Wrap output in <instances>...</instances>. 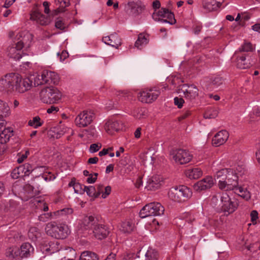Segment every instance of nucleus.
<instances>
[{"mask_svg": "<svg viewBox=\"0 0 260 260\" xmlns=\"http://www.w3.org/2000/svg\"><path fill=\"white\" fill-rule=\"evenodd\" d=\"M229 133L225 130H222L217 133L212 139V144L215 146L223 144L228 139Z\"/></svg>", "mask_w": 260, "mask_h": 260, "instance_id": "21", "label": "nucleus"}, {"mask_svg": "<svg viewBox=\"0 0 260 260\" xmlns=\"http://www.w3.org/2000/svg\"><path fill=\"white\" fill-rule=\"evenodd\" d=\"M84 189H85V192H86L87 195L92 197L94 199H95V194H96V189L93 186H84Z\"/></svg>", "mask_w": 260, "mask_h": 260, "instance_id": "41", "label": "nucleus"}, {"mask_svg": "<svg viewBox=\"0 0 260 260\" xmlns=\"http://www.w3.org/2000/svg\"><path fill=\"white\" fill-rule=\"evenodd\" d=\"M142 177L141 176H139L134 183L135 186L136 188H139L142 185Z\"/></svg>", "mask_w": 260, "mask_h": 260, "instance_id": "56", "label": "nucleus"}, {"mask_svg": "<svg viewBox=\"0 0 260 260\" xmlns=\"http://www.w3.org/2000/svg\"><path fill=\"white\" fill-rule=\"evenodd\" d=\"M92 234L99 240H102L106 238L109 234V231L108 228L103 224H99L98 222L93 229Z\"/></svg>", "mask_w": 260, "mask_h": 260, "instance_id": "19", "label": "nucleus"}, {"mask_svg": "<svg viewBox=\"0 0 260 260\" xmlns=\"http://www.w3.org/2000/svg\"><path fill=\"white\" fill-rule=\"evenodd\" d=\"M30 19L37 21L42 25H47L50 22V18L46 17L39 11H34L30 15Z\"/></svg>", "mask_w": 260, "mask_h": 260, "instance_id": "24", "label": "nucleus"}, {"mask_svg": "<svg viewBox=\"0 0 260 260\" xmlns=\"http://www.w3.org/2000/svg\"><path fill=\"white\" fill-rule=\"evenodd\" d=\"M22 169L19 167L14 169L11 173V177L14 179H18L20 177L23 176L22 172H21Z\"/></svg>", "mask_w": 260, "mask_h": 260, "instance_id": "44", "label": "nucleus"}, {"mask_svg": "<svg viewBox=\"0 0 260 260\" xmlns=\"http://www.w3.org/2000/svg\"><path fill=\"white\" fill-rule=\"evenodd\" d=\"M191 114L190 111H186L185 113H183L180 117H178V120L181 121L187 117Z\"/></svg>", "mask_w": 260, "mask_h": 260, "instance_id": "63", "label": "nucleus"}, {"mask_svg": "<svg viewBox=\"0 0 260 260\" xmlns=\"http://www.w3.org/2000/svg\"><path fill=\"white\" fill-rule=\"evenodd\" d=\"M94 118L92 111H83L77 116L75 122L78 127H84L90 124Z\"/></svg>", "mask_w": 260, "mask_h": 260, "instance_id": "12", "label": "nucleus"}, {"mask_svg": "<svg viewBox=\"0 0 260 260\" xmlns=\"http://www.w3.org/2000/svg\"><path fill=\"white\" fill-rule=\"evenodd\" d=\"M45 230L47 235L57 239H66L70 233L67 224L56 222L48 223Z\"/></svg>", "mask_w": 260, "mask_h": 260, "instance_id": "2", "label": "nucleus"}, {"mask_svg": "<svg viewBox=\"0 0 260 260\" xmlns=\"http://www.w3.org/2000/svg\"><path fill=\"white\" fill-rule=\"evenodd\" d=\"M105 129L109 134H112L119 129V124L117 121H108L106 123Z\"/></svg>", "mask_w": 260, "mask_h": 260, "instance_id": "33", "label": "nucleus"}, {"mask_svg": "<svg viewBox=\"0 0 260 260\" xmlns=\"http://www.w3.org/2000/svg\"><path fill=\"white\" fill-rule=\"evenodd\" d=\"M167 18L168 20H170L173 22H174V24L176 22V20L175 18V15L173 12L169 11V12L167 13L166 17Z\"/></svg>", "mask_w": 260, "mask_h": 260, "instance_id": "53", "label": "nucleus"}, {"mask_svg": "<svg viewBox=\"0 0 260 260\" xmlns=\"http://www.w3.org/2000/svg\"><path fill=\"white\" fill-rule=\"evenodd\" d=\"M130 162V156L128 153L125 154L123 157L121 159L120 163L121 165L125 166Z\"/></svg>", "mask_w": 260, "mask_h": 260, "instance_id": "49", "label": "nucleus"}, {"mask_svg": "<svg viewBox=\"0 0 260 260\" xmlns=\"http://www.w3.org/2000/svg\"><path fill=\"white\" fill-rule=\"evenodd\" d=\"M41 250L43 252L46 251L50 253H55L59 251L58 242H48L45 241L41 246Z\"/></svg>", "mask_w": 260, "mask_h": 260, "instance_id": "25", "label": "nucleus"}, {"mask_svg": "<svg viewBox=\"0 0 260 260\" xmlns=\"http://www.w3.org/2000/svg\"><path fill=\"white\" fill-rule=\"evenodd\" d=\"M41 118L37 116L33 118L32 120L28 121V124L30 126H32L35 128L41 126L43 124V122H41Z\"/></svg>", "mask_w": 260, "mask_h": 260, "instance_id": "39", "label": "nucleus"}, {"mask_svg": "<svg viewBox=\"0 0 260 260\" xmlns=\"http://www.w3.org/2000/svg\"><path fill=\"white\" fill-rule=\"evenodd\" d=\"M99 255L95 252L90 251L82 252L80 256V260H99Z\"/></svg>", "mask_w": 260, "mask_h": 260, "instance_id": "31", "label": "nucleus"}, {"mask_svg": "<svg viewBox=\"0 0 260 260\" xmlns=\"http://www.w3.org/2000/svg\"><path fill=\"white\" fill-rule=\"evenodd\" d=\"M139 41H141L140 45L147 44L148 40L143 34H140L135 44V47L139 48Z\"/></svg>", "mask_w": 260, "mask_h": 260, "instance_id": "42", "label": "nucleus"}, {"mask_svg": "<svg viewBox=\"0 0 260 260\" xmlns=\"http://www.w3.org/2000/svg\"><path fill=\"white\" fill-rule=\"evenodd\" d=\"M22 33H19L18 37V42L16 44L15 47H9L8 48L7 55L10 58H13L16 60H19L22 57L21 50L26 43L25 41L31 38V35L26 33L22 37Z\"/></svg>", "mask_w": 260, "mask_h": 260, "instance_id": "5", "label": "nucleus"}, {"mask_svg": "<svg viewBox=\"0 0 260 260\" xmlns=\"http://www.w3.org/2000/svg\"><path fill=\"white\" fill-rule=\"evenodd\" d=\"M211 204L217 212L228 213L226 215L233 213L238 206L237 202L232 201L226 193L213 196L211 199Z\"/></svg>", "mask_w": 260, "mask_h": 260, "instance_id": "1", "label": "nucleus"}, {"mask_svg": "<svg viewBox=\"0 0 260 260\" xmlns=\"http://www.w3.org/2000/svg\"><path fill=\"white\" fill-rule=\"evenodd\" d=\"M161 4L160 2L158 0H155L152 3V7L153 9L156 11V9H159L160 8Z\"/></svg>", "mask_w": 260, "mask_h": 260, "instance_id": "59", "label": "nucleus"}, {"mask_svg": "<svg viewBox=\"0 0 260 260\" xmlns=\"http://www.w3.org/2000/svg\"><path fill=\"white\" fill-rule=\"evenodd\" d=\"M115 94L117 96H119V98H121L122 96L123 97H128V93L126 92H125L124 91H115Z\"/></svg>", "mask_w": 260, "mask_h": 260, "instance_id": "57", "label": "nucleus"}, {"mask_svg": "<svg viewBox=\"0 0 260 260\" xmlns=\"http://www.w3.org/2000/svg\"><path fill=\"white\" fill-rule=\"evenodd\" d=\"M103 41L107 44L117 48L121 44L120 39L117 34H111L103 38Z\"/></svg>", "mask_w": 260, "mask_h": 260, "instance_id": "27", "label": "nucleus"}, {"mask_svg": "<svg viewBox=\"0 0 260 260\" xmlns=\"http://www.w3.org/2000/svg\"><path fill=\"white\" fill-rule=\"evenodd\" d=\"M218 111L214 109H209L206 111L204 114V118L205 119H213L216 118L218 115Z\"/></svg>", "mask_w": 260, "mask_h": 260, "instance_id": "38", "label": "nucleus"}, {"mask_svg": "<svg viewBox=\"0 0 260 260\" xmlns=\"http://www.w3.org/2000/svg\"><path fill=\"white\" fill-rule=\"evenodd\" d=\"M14 91L19 93H24L29 89L32 86V81L29 78H22L19 74L15 73Z\"/></svg>", "mask_w": 260, "mask_h": 260, "instance_id": "11", "label": "nucleus"}, {"mask_svg": "<svg viewBox=\"0 0 260 260\" xmlns=\"http://www.w3.org/2000/svg\"><path fill=\"white\" fill-rule=\"evenodd\" d=\"M192 196L191 189L185 185L173 187L168 192V196L172 200L182 203L187 201Z\"/></svg>", "mask_w": 260, "mask_h": 260, "instance_id": "3", "label": "nucleus"}, {"mask_svg": "<svg viewBox=\"0 0 260 260\" xmlns=\"http://www.w3.org/2000/svg\"><path fill=\"white\" fill-rule=\"evenodd\" d=\"M5 121L0 119V143L5 144L10 139V138L13 136V131L11 127L5 128L3 131L2 128L5 126Z\"/></svg>", "mask_w": 260, "mask_h": 260, "instance_id": "16", "label": "nucleus"}, {"mask_svg": "<svg viewBox=\"0 0 260 260\" xmlns=\"http://www.w3.org/2000/svg\"><path fill=\"white\" fill-rule=\"evenodd\" d=\"M40 96L44 103L53 104L57 103L61 99L62 94L57 88L50 86L42 89Z\"/></svg>", "mask_w": 260, "mask_h": 260, "instance_id": "4", "label": "nucleus"}, {"mask_svg": "<svg viewBox=\"0 0 260 260\" xmlns=\"http://www.w3.org/2000/svg\"><path fill=\"white\" fill-rule=\"evenodd\" d=\"M34 251V248L29 243H24L19 248L20 256L23 257H27L30 255V253Z\"/></svg>", "mask_w": 260, "mask_h": 260, "instance_id": "28", "label": "nucleus"}, {"mask_svg": "<svg viewBox=\"0 0 260 260\" xmlns=\"http://www.w3.org/2000/svg\"><path fill=\"white\" fill-rule=\"evenodd\" d=\"M164 207L158 202H152L144 206L139 212L141 218L150 216H160L164 214Z\"/></svg>", "mask_w": 260, "mask_h": 260, "instance_id": "6", "label": "nucleus"}, {"mask_svg": "<svg viewBox=\"0 0 260 260\" xmlns=\"http://www.w3.org/2000/svg\"><path fill=\"white\" fill-rule=\"evenodd\" d=\"M253 50L252 44L250 43H246L240 49L241 51L248 52L252 51Z\"/></svg>", "mask_w": 260, "mask_h": 260, "instance_id": "48", "label": "nucleus"}, {"mask_svg": "<svg viewBox=\"0 0 260 260\" xmlns=\"http://www.w3.org/2000/svg\"><path fill=\"white\" fill-rule=\"evenodd\" d=\"M224 82V79L220 76L215 77L211 81V84L215 87H218L222 85Z\"/></svg>", "mask_w": 260, "mask_h": 260, "instance_id": "46", "label": "nucleus"}, {"mask_svg": "<svg viewBox=\"0 0 260 260\" xmlns=\"http://www.w3.org/2000/svg\"><path fill=\"white\" fill-rule=\"evenodd\" d=\"M163 184L162 177L159 175H155L148 180L145 188L149 190L155 191L160 188Z\"/></svg>", "mask_w": 260, "mask_h": 260, "instance_id": "18", "label": "nucleus"}, {"mask_svg": "<svg viewBox=\"0 0 260 260\" xmlns=\"http://www.w3.org/2000/svg\"><path fill=\"white\" fill-rule=\"evenodd\" d=\"M24 189L26 191H27L28 193L33 192L34 187L33 186L30 185V184H26L24 187Z\"/></svg>", "mask_w": 260, "mask_h": 260, "instance_id": "60", "label": "nucleus"}, {"mask_svg": "<svg viewBox=\"0 0 260 260\" xmlns=\"http://www.w3.org/2000/svg\"><path fill=\"white\" fill-rule=\"evenodd\" d=\"M234 192L246 200H248L250 198V192L247 190H244L242 186H239Z\"/></svg>", "mask_w": 260, "mask_h": 260, "instance_id": "36", "label": "nucleus"}, {"mask_svg": "<svg viewBox=\"0 0 260 260\" xmlns=\"http://www.w3.org/2000/svg\"><path fill=\"white\" fill-rule=\"evenodd\" d=\"M221 5L220 3L217 2L215 0H208L204 4V8L209 11H212L216 10Z\"/></svg>", "mask_w": 260, "mask_h": 260, "instance_id": "32", "label": "nucleus"}, {"mask_svg": "<svg viewBox=\"0 0 260 260\" xmlns=\"http://www.w3.org/2000/svg\"><path fill=\"white\" fill-rule=\"evenodd\" d=\"M99 158L97 157H90L88 159L87 162L89 164H95L98 162Z\"/></svg>", "mask_w": 260, "mask_h": 260, "instance_id": "64", "label": "nucleus"}, {"mask_svg": "<svg viewBox=\"0 0 260 260\" xmlns=\"http://www.w3.org/2000/svg\"><path fill=\"white\" fill-rule=\"evenodd\" d=\"M158 258L157 251L152 248L147 249L146 247H142L136 254L131 252V260H157Z\"/></svg>", "mask_w": 260, "mask_h": 260, "instance_id": "8", "label": "nucleus"}, {"mask_svg": "<svg viewBox=\"0 0 260 260\" xmlns=\"http://www.w3.org/2000/svg\"><path fill=\"white\" fill-rule=\"evenodd\" d=\"M15 73L7 74L0 79V91L7 93L14 91Z\"/></svg>", "mask_w": 260, "mask_h": 260, "instance_id": "9", "label": "nucleus"}, {"mask_svg": "<svg viewBox=\"0 0 260 260\" xmlns=\"http://www.w3.org/2000/svg\"><path fill=\"white\" fill-rule=\"evenodd\" d=\"M231 171V169H224L216 173L215 180L218 181L219 188L221 189H225L224 182Z\"/></svg>", "mask_w": 260, "mask_h": 260, "instance_id": "22", "label": "nucleus"}, {"mask_svg": "<svg viewBox=\"0 0 260 260\" xmlns=\"http://www.w3.org/2000/svg\"><path fill=\"white\" fill-rule=\"evenodd\" d=\"M19 168L22 169L21 172H22L23 176H28L34 170L32 166L28 163L20 166Z\"/></svg>", "mask_w": 260, "mask_h": 260, "instance_id": "37", "label": "nucleus"}, {"mask_svg": "<svg viewBox=\"0 0 260 260\" xmlns=\"http://www.w3.org/2000/svg\"><path fill=\"white\" fill-rule=\"evenodd\" d=\"M160 91L157 90L150 89L149 91L140 92L138 95L139 101L143 103H151L155 101L160 94Z\"/></svg>", "mask_w": 260, "mask_h": 260, "instance_id": "15", "label": "nucleus"}, {"mask_svg": "<svg viewBox=\"0 0 260 260\" xmlns=\"http://www.w3.org/2000/svg\"><path fill=\"white\" fill-rule=\"evenodd\" d=\"M146 6L140 0L131 2V15L137 16L142 14L145 10Z\"/></svg>", "mask_w": 260, "mask_h": 260, "instance_id": "23", "label": "nucleus"}, {"mask_svg": "<svg viewBox=\"0 0 260 260\" xmlns=\"http://www.w3.org/2000/svg\"><path fill=\"white\" fill-rule=\"evenodd\" d=\"M171 154L173 155V158L176 162H178L181 165L187 164L192 159V155L187 151L184 149H176L173 151Z\"/></svg>", "mask_w": 260, "mask_h": 260, "instance_id": "14", "label": "nucleus"}, {"mask_svg": "<svg viewBox=\"0 0 260 260\" xmlns=\"http://www.w3.org/2000/svg\"><path fill=\"white\" fill-rule=\"evenodd\" d=\"M251 220L252 222L258 218V212L256 210H252L250 213Z\"/></svg>", "mask_w": 260, "mask_h": 260, "instance_id": "58", "label": "nucleus"}, {"mask_svg": "<svg viewBox=\"0 0 260 260\" xmlns=\"http://www.w3.org/2000/svg\"><path fill=\"white\" fill-rule=\"evenodd\" d=\"M101 147V144L100 146L98 144H92L90 146V151L91 152H95L98 151Z\"/></svg>", "mask_w": 260, "mask_h": 260, "instance_id": "54", "label": "nucleus"}, {"mask_svg": "<svg viewBox=\"0 0 260 260\" xmlns=\"http://www.w3.org/2000/svg\"><path fill=\"white\" fill-rule=\"evenodd\" d=\"M250 63L246 60L245 55H242L237 58V66L240 69H245L250 68Z\"/></svg>", "mask_w": 260, "mask_h": 260, "instance_id": "34", "label": "nucleus"}, {"mask_svg": "<svg viewBox=\"0 0 260 260\" xmlns=\"http://www.w3.org/2000/svg\"><path fill=\"white\" fill-rule=\"evenodd\" d=\"M111 192V187L110 186H107L105 188V190L103 191L102 194V197L103 199L106 198Z\"/></svg>", "mask_w": 260, "mask_h": 260, "instance_id": "52", "label": "nucleus"}, {"mask_svg": "<svg viewBox=\"0 0 260 260\" xmlns=\"http://www.w3.org/2000/svg\"><path fill=\"white\" fill-rule=\"evenodd\" d=\"M10 108L6 102L0 100V119L6 117L9 113Z\"/></svg>", "mask_w": 260, "mask_h": 260, "instance_id": "35", "label": "nucleus"}, {"mask_svg": "<svg viewBox=\"0 0 260 260\" xmlns=\"http://www.w3.org/2000/svg\"><path fill=\"white\" fill-rule=\"evenodd\" d=\"M6 255L10 258L15 259V260H20L21 259L19 248L17 246H13L8 248Z\"/></svg>", "mask_w": 260, "mask_h": 260, "instance_id": "29", "label": "nucleus"}, {"mask_svg": "<svg viewBox=\"0 0 260 260\" xmlns=\"http://www.w3.org/2000/svg\"><path fill=\"white\" fill-rule=\"evenodd\" d=\"M58 3L60 4L62 7H66L69 6V0H58Z\"/></svg>", "mask_w": 260, "mask_h": 260, "instance_id": "62", "label": "nucleus"}, {"mask_svg": "<svg viewBox=\"0 0 260 260\" xmlns=\"http://www.w3.org/2000/svg\"><path fill=\"white\" fill-rule=\"evenodd\" d=\"M53 212L44 213L39 216V220L40 221L46 222L48 219L54 217Z\"/></svg>", "mask_w": 260, "mask_h": 260, "instance_id": "45", "label": "nucleus"}, {"mask_svg": "<svg viewBox=\"0 0 260 260\" xmlns=\"http://www.w3.org/2000/svg\"><path fill=\"white\" fill-rule=\"evenodd\" d=\"M103 188L104 185L103 184H99L97 185V191H96L95 198H98L101 193L103 194L104 191Z\"/></svg>", "mask_w": 260, "mask_h": 260, "instance_id": "55", "label": "nucleus"}, {"mask_svg": "<svg viewBox=\"0 0 260 260\" xmlns=\"http://www.w3.org/2000/svg\"><path fill=\"white\" fill-rule=\"evenodd\" d=\"M213 185V181L212 178L208 176L196 183L193 185V187L195 190L200 191L211 188Z\"/></svg>", "mask_w": 260, "mask_h": 260, "instance_id": "20", "label": "nucleus"}, {"mask_svg": "<svg viewBox=\"0 0 260 260\" xmlns=\"http://www.w3.org/2000/svg\"><path fill=\"white\" fill-rule=\"evenodd\" d=\"M73 213V209L71 208H66L62 209L53 212L54 216H58L60 215H71Z\"/></svg>", "mask_w": 260, "mask_h": 260, "instance_id": "40", "label": "nucleus"}, {"mask_svg": "<svg viewBox=\"0 0 260 260\" xmlns=\"http://www.w3.org/2000/svg\"><path fill=\"white\" fill-rule=\"evenodd\" d=\"M169 10L167 8H161L156 13H153L152 14V17L153 19H155L154 18L155 15L156 16H159L162 18H165L166 17L167 13L169 12Z\"/></svg>", "mask_w": 260, "mask_h": 260, "instance_id": "43", "label": "nucleus"}, {"mask_svg": "<svg viewBox=\"0 0 260 260\" xmlns=\"http://www.w3.org/2000/svg\"><path fill=\"white\" fill-rule=\"evenodd\" d=\"M197 87L193 85L184 84L178 87V92L184 93V98L189 101L194 100L199 95Z\"/></svg>", "mask_w": 260, "mask_h": 260, "instance_id": "13", "label": "nucleus"}, {"mask_svg": "<svg viewBox=\"0 0 260 260\" xmlns=\"http://www.w3.org/2000/svg\"><path fill=\"white\" fill-rule=\"evenodd\" d=\"M186 176L190 179H197L202 175V171L200 168L188 169L185 172Z\"/></svg>", "mask_w": 260, "mask_h": 260, "instance_id": "30", "label": "nucleus"}, {"mask_svg": "<svg viewBox=\"0 0 260 260\" xmlns=\"http://www.w3.org/2000/svg\"><path fill=\"white\" fill-rule=\"evenodd\" d=\"M97 180V178L93 177V174H90L89 177L87 178L86 181L88 183H94Z\"/></svg>", "mask_w": 260, "mask_h": 260, "instance_id": "61", "label": "nucleus"}, {"mask_svg": "<svg viewBox=\"0 0 260 260\" xmlns=\"http://www.w3.org/2000/svg\"><path fill=\"white\" fill-rule=\"evenodd\" d=\"M55 26L60 30H63L65 28L64 23L59 18L57 19L55 22Z\"/></svg>", "mask_w": 260, "mask_h": 260, "instance_id": "50", "label": "nucleus"}, {"mask_svg": "<svg viewBox=\"0 0 260 260\" xmlns=\"http://www.w3.org/2000/svg\"><path fill=\"white\" fill-rule=\"evenodd\" d=\"M98 222V219L92 215L85 216L80 220L78 225V231L84 232L87 231L88 234H92L93 229H94Z\"/></svg>", "mask_w": 260, "mask_h": 260, "instance_id": "10", "label": "nucleus"}, {"mask_svg": "<svg viewBox=\"0 0 260 260\" xmlns=\"http://www.w3.org/2000/svg\"><path fill=\"white\" fill-rule=\"evenodd\" d=\"M154 154V149L152 148L141 154L140 157L142 159L144 165H152L155 160V157L153 156Z\"/></svg>", "mask_w": 260, "mask_h": 260, "instance_id": "26", "label": "nucleus"}, {"mask_svg": "<svg viewBox=\"0 0 260 260\" xmlns=\"http://www.w3.org/2000/svg\"><path fill=\"white\" fill-rule=\"evenodd\" d=\"M174 100L175 105L177 106L178 108L180 109L182 107L183 104L184 103V100L182 98L175 97Z\"/></svg>", "mask_w": 260, "mask_h": 260, "instance_id": "51", "label": "nucleus"}, {"mask_svg": "<svg viewBox=\"0 0 260 260\" xmlns=\"http://www.w3.org/2000/svg\"><path fill=\"white\" fill-rule=\"evenodd\" d=\"M59 82V76L55 72L43 71L41 76H38L34 79L35 86L43 84H57Z\"/></svg>", "mask_w": 260, "mask_h": 260, "instance_id": "7", "label": "nucleus"}, {"mask_svg": "<svg viewBox=\"0 0 260 260\" xmlns=\"http://www.w3.org/2000/svg\"><path fill=\"white\" fill-rule=\"evenodd\" d=\"M225 189L228 190H235L239 186L238 184V177L233 170L229 173L224 182Z\"/></svg>", "mask_w": 260, "mask_h": 260, "instance_id": "17", "label": "nucleus"}, {"mask_svg": "<svg viewBox=\"0 0 260 260\" xmlns=\"http://www.w3.org/2000/svg\"><path fill=\"white\" fill-rule=\"evenodd\" d=\"M81 183L77 182L74 187L75 192L76 193L83 194L85 192V189H84V186Z\"/></svg>", "mask_w": 260, "mask_h": 260, "instance_id": "47", "label": "nucleus"}]
</instances>
